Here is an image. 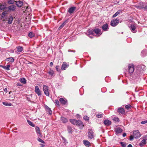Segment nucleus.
Instances as JSON below:
<instances>
[{
	"mask_svg": "<svg viewBox=\"0 0 147 147\" xmlns=\"http://www.w3.org/2000/svg\"><path fill=\"white\" fill-rule=\"evenodd\" d=\"M95 135L94 132L92 130L90 129L88 130V137L89 138L91 139H93L94 138Z\"/></svg>",
	"mask_w": 147,
	"mask_h": 147,
	"instance_id": "1",
	"label": "nucleus"
},
{
	"mask_svg": "<svg viewBox=\"0 0 147 147\" xmlns=\"http://www.w3.org/2000/svg\"><path fill=\"white\" fill-rule=\"evenodd\" d=\"M119 22V19H114L112 20L110 23V25L113 27H115L118 25Z\"/></svg>",
	"mask_w": 147,
	"mask_h": 147,
	"instance_id": "2",
	"label": "nucleus"
},
{
	"mask_svg": "<svg viewBox=\"0 0 147 147\" xmlns=\"http://www.w3.org/2000/svg\"><path fill=\"white\" fill-rule=\"evenodd\" d=\"M49 87L46 85H43V90L45 94L49 96Z\"/></svg>",
	"mask_w": 147,
	"mask_h": 147,
	"instance_id": "3",
	"label": "nucleus"
},
{
	"mask_svg": "<svg viewBox=\"0 0 147 147\" xmlns=\"http://www.w3.org/2000/svg\"><path fill=\"white\" fill-rule=\"evenodd\" d=\"M141 134L138 130H135L133 132V136L134 138H138L141 136Z\"/></svg>",
	"mask_w": 147,
	"mask_h": 147,
	"instance_id": "4",
	"label": "nucleus"
},
{
	"mask_svg": "<svg viewBox=\"0 0 147 147\" xmlns=\"http://www.w3.org/2000/svg\"><path fill=\"white\" fill-rule=\"evenodd\" d=\"M129 72L130 74L132 73L134 70V66L132 64H130L128 65Z\"/></svg>",
	"mask_w": 147,
	"mask_h": 147,
	"instance_id": "5",
	"label": "nucleus"
},
{
	"mask_svg": "<svg viewBox=\"0 0 147 147\" xmlns=\"http://www.w3.org/2000/svg\"><path fill=\"white\" fill-rule=\"evenodd\" d=\"M94 30L93 29H90L88 31H87L86 32V34L87 35H89V37L90 38H92V37L91 36H90V35H92L93 34Z\"/></svg>",
	"mask_w": 147,
	"mask_h": 147,
	"instance_id": "6",
	"label": "nucleus"
},
{
	"mask_svg": "<svg viewBox=\"0 0 147 147\" xmlns=\"http://www.w3.org/2000/svg\"><path fill=\"white\" fill-rule=\"evenodd\" d=\"M76 9V8L75 7H71L68 9V12L70 14L73 13Z\"/></svg>",
	"mask_w": 147,
	"mask_h": 147,
	"instance_id": "7",
	"label": "nucleus"
},
{
	"mask_svg": "<svg viewBox=\"0 0 147 147\" xmlns=\"http://www.w3.org/2000/svg\"><path fill=\"white\" fill-rule=\"evenodd\" d=\"M16 8V6L14 5H11L9 6L7 8L8 10H7L8 11H14L15 10Z\"/></svg>",
	"mask_w": 147,
	"mask_h": 147,
	"instance_id": "8",
	"label": "nucleus"
},
{
	"mask_svg": "<svg viewBox=\"0 0 147 147\" xmlns=\"http://www.w3.org/2000/svg\"><path fill=\"white\" fill-rule=\"evenodd\" d=\"M35 91L36 93L38 96H40L41 95V92L38 87L37 86H35Z\"/></svg>",
	"mask_w": 147,
	"mask_h": 147,
	"instance_id": "9",
	"label": "nucleus"
},
{
	"mask_svg": "<svg viewBox=\"0 0 147 147\" xmlns=\"http://www.w3.org/2000/svg\"><path fill=\"white\" fill-rule=\"evenodd\" d=\"M35 129L36 132V133L38 136L40 137H41L42 135L40 132V130L39 127L37 126L35 128Z\"/></svg>",
	"mask_w": 147,
	"mask_h": 147,
	"instance_id": "10",
	"label": "nucleus"
},
{
	"mask_svg": "<svg viewBox=\"0 0 147 147\" xmlns=\"http://www.w3.org/2000/svg\"><path fill=\"white\" fill-rule=\"evenodd\" d=\"M69 64H67L65 62H64L62 65L61 69L62 70H65L66 68L69 66Z\"/></svg>",
	"mask_w": 147,
	"mask_h": 147,
	"instance_id": "11",
	"label": "nucleus"
},
{
	"mask_svg": "<svg viewBox=\"0 0 147 147\" xmlns=\"http://www.w3.org/2000/svg\"><path fill=\"white\" fill-rule=\"evenodd\" d=\"M102 28L103 30L104 31H106L108 30L109 28L108 27V24L106 23L104 24L102 26Z\"/></svg>",
	"mask_w": 147,
	"mask_h": 147,
	"instance_id": "12",
	"label": "nucleus"
},
{
	"mask_svg": "<svg viewBox=\"0 0 147 147\" xmlns=\"http://www.w3.org/2000/svg\"><path fill=\"white\" fill-rule=\"evenodd\" d=\"M104 123L106 126H109L111 124V122L109 120H105L104 121Z\"/></svg>",
	"mask_w": 147,
	"mask_h": 147,
	"instance_id": "13",
	"label": "nucleus"
},
{
	"mask_svg": "<svg viewBox=\"0 0 147 147\" xmlns=\"http://www.w3.org/2000/svg\"><path fill=\"white\" fill-rule=\"evenodd\" d=\"M94 32L96 34L100 35L102 33L101 30L98 29H95L94 30Z\"/></svg>",
	"mask_w": 147,
	"mask_h": 147,
	"instance_id": "14",
	"label": "nucleus"
},
{
	"mask_svg": "<svg viewBox=\"0 0 147 147\" xmlns=\"http://www.w3.org/2000/svg\"><path fill=\"white\" fill-rule=\"evenodd\" d=\"M83 144L87 147H88L90 145V143L88 140H83Z\"/></svg>",
	"mask_w": 147,
	"mask_h": 147,
	"instance_id": "15",
	"label": "nucleus"
},
{
	"mask_svg": "<svg viewBox=\"0 0 147 147\" xmlns=\"http://www.w3.org/2000/svg\"><path fill=\"white\" fill-rule=\"evenodd\" d=\"M136 28V27L135 25L132 24L130 26V30L132 32L134 33H135L136 32V31L135 30Z\"/></svg>",
	"mask_w": 147,
	"mask_h": 147,
	"instance_id": "16",
	"label": "nucleus"
},
{
	"mask_svg": "<svg viewBox=\"0 0 147 147\" xmlns=\"http://www.w3.org/2000/svg\"><path fill=\"white\" fill-rule=\"evenodd\" d=\"M48 73L49 74L50 76L49 77L50 78H52L53 76V74H54V71L52 70H50L48 72Z\"/></svg>",
	"mask_w": 147,
	"mask_h": 147,
	"instance_id": "17",
	"label": "nucleus"
},
{
	"mask_svg": "<svg viewBox=\"0 0 147 147\" xmlns=\"http://www.w3.org/2000/svg\"><path fill=\"white\" fill-rule=\"evenodd\" d=\"M45 109L46 111L48 112L50 115H51L52 113L51 109L47 106H45Z\"/></svg>",
	"mask_w": 147,
	"mask_h": 147,
	"instance_id": "18",
	"label": "nucleus"
},
{
	"mask_svg": "<svg viewBox=\"0 0 147 147\" xmlns=\"http://www.w3.org/2000/svg\"><path fill=\"white\" fill-rule=\"evenodd\" d=\"M117 111L119 113H121L122 114H124L125 113V111L123 108H120L117 110Z\"/></svg>",
	"mask_w": 147,
	"mask_h": 147,
	"instance_id": "19",
	"label": "nucleus"
},
{
	"mask_svg": "<svg viewBox=\"0 0 147 147\" xmlns=\"http://www.w3.org/2000/svg\"><path fill=\"white\" fill-rule=\"evenodd\" d=\"M59 100L61 104H65L67 102L66 100L62 98H60Z\"/></svg>",
	"mask_w": 147,
	"mask_h": 147,
	"instance_id": "20",
	"label": "nucleus"
},
{
	"mask_svg": "<svg viewBox=\"0 0 147 147\" xmlns=\"http://www.w3.org/2000/svg\"><path fill=\"white\" fill-rule=\"evenodd\" d=\"M19 80L23 84H25L26 83V79L24 78H20Z\"/></svg>",
	"mask_w": 147,
	"mask_h": 147,
	"instance_id": "21",
	"label": "nucleus"
},
{
	"mask_svg": "<svg viewBox=\"0 0 147 147\" xmlns=\"http://www.w3.org/2000/svg\"><path fill=\"white\" fill-rule=\"evenodd\" d=\"M146 143V141L145 139H143L140 143V146H142Z\"/></svg>",
	"mask_w": 147,
	"mask_h": 147,
	"instance_id": "22",
	"label": "nucleus"
},
{
	"mask_svg": "<svg viewBox=\"0 0 147 147\" xmlns=\"http://www.w3.org/2000/svg\"><path fill=\"white\" fill-rule=\"evenodd\" d=\"M16 4L18 7H21L23 4V3L21 1H17L16 3Z\"/></svg>",
	"mask_w": 147,
	"mask_h": 147,
	"instance_id": "23",
	"label": "nucleus"
},
{
	"mask_svg": "<svg viewBox=\"0 0 147 147\" xmlns=\"http://www.w3.org/2000/svg\"><path fill=\"white\" fill-rule=\"evenodd\" d=\"M7 61H9V62L13 63L14 62V59L13 57H9L6 59Z\"/></svg>",
	"mask_w": 147,
	"mask_h": 147,
	"instance_id": "24",
	"label": "nucleus"
},
{
	"mask_svg": "<svg viewBox=\"0 0 147 147\" xmlns=\"http://www.w3.org/2000/svg\"><path fill=\"white\" fill-rule=\"evenodd\" d=\"M121 12V10H119L113 15L112 18H115Z\"/></svg>",
	"mask_w": 147,
	"mask_h": 147,
	"instance_id": "25",
	"label": "nucleus"
},
{
	"mask_svg": "<svg viewBox=\"0 0 147 147\" xmlns=\"http://www.w3.org/2000/svg\"><path fill=\"white\" fill-rule=\"evenodd\" d=\"M122 131V130L120 128H117L115 129V132L117 134L120 133Z\"/></svg>",
	"mask_w": 147,
	"mask_h": 147,
	"instance_id": "26",
	"label": "nucleus"
},
{
	"mask_svg": "<svg viewBox=\"0 0 147 147\" xmlns=\"http://www.w3.org/2000/svg\"><path fill=\"white\" fill-rule=\"evenodd\" d=\"M16 49L17 51L18 52H21L23 50V48L21 46H18L16 47Z\"/></svg>",
	"mask_w": 147,
	"mask_h": 147,
	"instance_id": "27",
	"label": "nucleus"
},
{
	"mask_svg": "<svg viewBox=\"0 0 147 147\" xmlns=\"http://www.w3.org/2000/svg\"><path fill=\"white\" fill-rule=\"evenodd\" d=\"M76 125L78 126H84V125L82 124V122L80 120H77L76 124Z\"/></svg>",
	"mask_w": 147,
	"mask_h": 147,
	"instance_id": "28",
	"label": "nucleus"
},
{
	"mask_svg": "<svg viewBox=\"0 0 147 147\" xmlns=\"http://www.w3.org/2000/svg\"><path fill=\"white\" fill-rule=\"evenodd\" d=\"M77 120H76L74 119H70V122L73 124L74 125H76V124L77 123Z\"/></svg>",
	"mask_w": 147,
	"mask_h": 147,
	"instance_id": "29",
	"label": "nucleus"
},
{
	"mask_svg": "<svg viewBox=\"0 0 147 147\" xmlns=\"http://www.w3.org/2000/svg\"><path fill=\"white\" fill-rule=\"evenodd\" d=\"M13 19V17L11 16L9 17L8 20V23L9 24H10L12 23Z\"/></svg>",
	"mask_w": 147,
	"mask_h": 147,
	"instance_id": "30",
	"label": "nucleus"
},
{
	"mask_svg": "<svg viewBox=\"0 0 147 147\" xmlns=\"http://www.w3.org/2000/svg\"><path fill=\"white\" fill-rule=\"evenodd\" d=\"M61 120L63 123H66L68 121V120L64 117H61Z\"/></svg>",
	"mask_w": 147,
	"mask_h": 147,
	"instance_id": "31",
	"label": "nucleus"
},
{
	"mask_svg": "<svg viewBox=\"0 0 147 147\" xmlns=\"http://www.w3.org/2000/svg\"><path fill=\"white\" fill-rule=\"evenodd\" d=\"M27 122L28 124L31 126L33 127L35 126V125L31 121H30L29 120H27Z\"/></svg>",
	"mask_w": 147,
	"mask_h": 147,
	"instance_id": "32",
	"label": "nucleus"
},
{
	"mask_svg": "<svg viewBox=\"0 0 147 147\" xmlns=\"http://www.w3.org/2000/svg\"><path fill=\"white\" fill-rule=\"evenodd\" d=\"M28 36L30 38H32L34 36L35 34L34 33L31 32L29 33Z\"/></svg>",
	"mask_w": 147,
	"mask_h": 147,
	"instance_id": "33",
	"label": "nucleus"
},
{
	"mask_svg": "<svg viewBox=\"0 0 147 147\" xmlns=\"http://www.w3.org/2000/svg\"><path fill=\"white\" fill-rule=\"evenodd\" d=\"M96 116L98 118H101L102 117L103 114L100 113H98L96 115Z\"/></svg>",
	"mask_w": 147,
	"mask_h": 147,
	"instance_id": "34",
	"label": "nucleus"
},
{
	"mask_svg": "<svg viewBox=\"0 0 147 147\" xmlns=\"http://www.w3.org/2000/svg\"><path fill=\"white\" fill-rule=\"evenodd\" d=\"M10 67V65H8L7 66H4V69L6 70H9L10 69L9 67Z\"/></svg>",
	"mask_w": 147,
	"mask_h": 147,
	"instance_id": "35",
	"label": "nucleus"
},
{
	"mask_svg": "<svg viewBox=\"0 0 147 147\" xmlns=\"http://www.w3.org/2000/svg\"><path fill=\"white\" fill-rule=\"evenodd\" d=\"M113 120L115 122H119V119L117 117H114L113 118Z\"/></svg>",
	"mask_w": 147,
	"mask_h": 147,
	"instance_id": "36",
	"label": "nucleus"
},
{
	"mask_svg": "<svg viewBox=\"0 0 147 147\" xmlns=\"http://www.w3.org/2000/svg\"><path fill=\"white\" fill-rule=\"evenodd\" d=\"M141 54L143 56H144L147 54L146 51V50H143Z\"/></svg>",
	"mask_w": 147,
	"mask_h": 147,
	"instance_id": "37",
	"label": "nucleus"
},
{
	"mask_svg": "<svg viewBox=\"0 0 147 147\" xmlns=\"http://www.w3.org/2000/svg\"><path fill=\"white\" fill-rule=\"evenodd\" d=\"M66 23L65 22H63L59 28L58 29L60 30L63 27L65 26V24Z\"/></svg>",
	"mask_w": 147,
	"mask_h": 147,
	"instance_id": "38",
	"label": "nucleus"
},
{
	"mask_svg": "<svg viewBox=\"0 0 147 147\" xmlns=\"http://www.w3.org/2000/svg\"><path fill=\"white\" fill-rule=\"evenodd\" d=\"M120 144L122 147H126V144L123 142H121Z\"/></svg>",
	"mask_w": 147,
	"mask_h": 147,
	"instance_id": "39",
	"label": "nucleus"
},
{
	"mask_svg": "<svg viewBox=\"0 0 147 147\" xmlns=\"http://www.w3.org/2000/svg\"><path fill=\"white\" fill-rule=\"evenodd\" d=\"M3 105H4L5 106H11V103L8 104V103H7L6 102H3Z\"/></svg>",
	"mask_w": 147,
	"mask_h": 147,
	"instance_id": "40",
	"label": "nucleus"
},
{
	"mask_svg": "<svg viewBox=\"0 0 147 147\" xmlns=\"http://www.w3.org/2000/svg\"><path fill=\"white\" fill-rule=\"evenodd\" d=\"M131 107V105H127L125 106V107L126 109L128 110Z\"/></svg>",
	"mask_w": 147,
	"mask_h": 147,
	"instance_id": "41",
	"label": "nucleus"
},
{
	"mask_svg": "<svg viewBox=\"0 0 147 147\" xmlns=\"http://www.w3.org/2000/svg\"><path fill=\"white\" fill-rule=\"evenodd\" d=\"M5 8V7L4 5H1L0 6V9L1 10H2L4 9Z\"/></svg>",
	"mask_w": 147,
	"mask_h": 147,
	"instance_id": "42",
	"label": "nucleus"
},
{
	"mask_svg": "<svg viewBox=\"0 0 147 147\" xmlns=\"http://www.w3.org/2000/svg\"><path fill=\"white\" fill-rule=\"evenodd\" d=\"M84 119L86 121H88L89 120V117L86 116H85L84 117Z\"/></svg>",
	"mask_w": 147,
	"mask_h": 147,
	"instance_id": "43",
	"label": "nucleus"
},
{
	"mask_svg": "<svg viewBox=\"0 0 147 147\" xmlns=\"http://www.w3.org/2000/svg\"><path fill=\"white\" fill-rule=\"evenodd\" d=\"M40 142H41L42 143H45V142H44L40 138H38L37 139Z\"/></svg>",
	"mask_w": 147,
	"mask_h": 147,
	"instance_id": "44",
	"label": "nucleus"
},
{
	"mask_svg": "<svg viewBox=\"0 0 147 147\" xmlns=\"http://www.w3.org/2000/svg\"><path fill=\"white\" fill-rule=\"evenodd\" d=\"M14 2V0H10L8 1V2L9 4H13Z\"/></svg>",
	"mask_w": 147,
	"mask_h": 147,
	"instance_id": "45",
	"label": "nucleus"
},
{
	"mask_svg": "<svg viewBox=\"0 0 147 147\" xmlns=\"http://www.w3.org/2000/svg\"><path fill=\"white\" fill-rule=\"evenodd\" d=\"M141 123L142 124L147 123V120L143 121L141 122Z\"/></svg>",
	"mask_w": 147,
	"mask_h": 147,
	"instance_id": "46",
	"label": "nucleus"
},
{
	"mask_svg": "<svg viewBox=\"0 0 147 147\" xmlns=\"http://www.w3.org/2000/svg\"><path fill=\"white\" fill-rule=\"evenodd\" d=\"M55 103L57 105H58L59 104V102L57 100H55Z\"/></svg>",
	"mask_w": 147,
	"mask_h": 147,
	"instance_id": "47",
	"label": "nucleus"
},
{
	"mask_svg": "<svg viewBox=\"0 0 147 147\" xmlns=\"http://www.w3.org/2000/svg\"><path fill=\"white\" fill-rule=\"evenodd\" d=\"M59 66H57L55 67V69L56 70L58 71L59 70Z\"/></svg>",
	"mask_w": 147,
	"mask_h": 147,
	"instance_id": "48",
	"label": "nucleus"
},
{
	"mask_svg": "<svg viewBox=\"0 0 147 147\" xmlns=\"http://www.w3.org/2000/svg\"><path fill=\"white\" fill-rule=\"evenodd\" d=\"M134 138V137L133 136H131L129 137L130 140H133Z\"/></svg>",
	"mask_w": 147,
	"mask_h": 147,
	"instance_id": "49",
	"label": "nucleus"
},
{
	"mask_svg": "<svg viewBox=\"0 0 147 147\" xmlns=\"http://www.w3.org/2000/svg\"><path fill=\"white\" fill-rule=\"evenodd\" d=\"M17 85L18 86H22V85L20 83H18L17 84Z\"/></svg>",
	"mask_w": 147,
	"mask_h": 147,
	"instance_id": "50",
	"label": "nucleus"
},
{
	"mask_svg": "<svg viewBox=\"0 0 147 147\" xmlns=\"http://www.w3.org/2000/svg\"><path fill=\"white\" fill-rule=\"evenodd\" d=\"M4 92H5L6 93H7V88H5L4 89Z\"/></svg>",
	"mask_w": 147,
	"mask_h": 147,
	"instance_id": "51",
	"label": "nucleus"
},
{
	"mask_svg": "<svg viewBox=\"0 0 147 147\" xmlns=\"http://www.w3.org/2000/svg\"><path fill=\"white\" fill-rule=\"evenodd\" d=\"M68 128L69 130V132H71V127H68Z\"/></svg>",
	"mask_w": 147,
	"mask_h": 147,
	"instance_id": "52",
	"label": "nucleus"
},
{
	"mask_svg": "<svg viewBox=\"0 0 147 147\" xmlns=\"http://www.w3.org/2000/svg\"><path fill=\"white\" fill-rule=\"evenodd\" d=\"M53 65V63L52 62H51L50 63V65L51 66H52Z\"/></svg>",
	"mask_w": 147,
	"mask_h": 147,
	"instance_id": "53",
	"label": "nucleus"
},
{
	"mask_svg": "<svg viewBox=\"0 0 147 147\" xmlns=\"http://www.w3.org/2000/svg\"><path fill=\"white\" fill-rule=\"evenodd\" d=\"M126 135V134L125 133H124L123 134V137H125Z\"/></svg>",
	"mask_w": 147,
	"mask_h": 147,
	"instance_id": "54",
	"label": "nucleus"
},
{
	"mask_svg": "<svg viewBox=\"0 0 147 147\" xmlns=\"http://www.w3.org/2000/svg\"><path fill=\"white\" fill-rule=\"evenodd\" d=\"M27 99L28 101H30V98L27 97Z\"/></svg>",
	"mask_w": 147,
	"mask_h": 147,
	"instance_id": "55",
	"label": "nucleus"
},
{
	"mask_svg": "<svg viewBox=\"0 0 147 147\" xmlns=\"http://www.w3.org/2000/svg\"><path fill=\"white\" fill-rule=\"evenodd\" d=\"M127 147H133L131 145L129 144L128 146Z\"/></svg>",
	"mask_w": 147,
	"mask_h": 147,
	"instance_id": "56",
	"label": "nucleus"
},
{
	"mask_svg": "<svg viewBox=\"0 0 147 147\" xmlns=\"http://www.w3.org/2000/svg\"><path fill=\"white\" fill-rule=\"evenodd\" d=\"M145 139L146 140H147V136H145L144 137Z\"/></svg>",
	"mask_w": 147,
	"mask_h": 147,
	"instance_id": "57",
	"label": "nucleus"
},
{
	"mask_svg": "<svg viewBox=\"0 0 147 147\" xmlns=\"http://www.w3.org/2000/svg\"><path fill=\"white\" fill-rule=\"evenodd\" d=\"M0 67H1L4 69V66L0 65Z\"/></svg>",
	"mask_w": 147,
	"mask_h": 147,
	"instance_id": "58",
	"label": "nucleus"
},
{
	"mask_svg": "<svg viewBox=\"0 0 147 147\" xmlns=\"http://www.w3.org/2000/svg\"><path fill=\"white\" fill-rule=\"evenodd\" d=\"M5 12H4L3 13V14L4 15V14L5 13Z\"/></svg>",
	"mask_w": 147,
	"mask_h": 147,
	"instance_id": "59",
	"label": "nucleus"
},
{
	"mask_svg": "<svg viewBox=\"0 0 147 147\" xmlns=\"http://www.w3.org/2000/svg\"><path fill=\"white\" fill-rule=\"evenodd\" d=\"M63 140H64V141H65V139L64 138H63Z\"/></svg>",
	"mask_w": 147,
	"mask_h": 147,
	"instance_id": "60",
	"label": "nucleus"
}]
</instances>
